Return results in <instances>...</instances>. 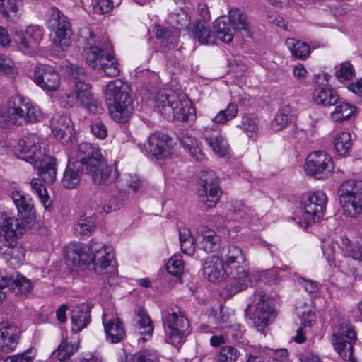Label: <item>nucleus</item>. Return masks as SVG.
I'll return each mask as SVG.
<instances>
[{
    "mask_svg": "<svg viewBox=\"0 0 362 362\" xmlns=\"http://www.w3.org/2000/svg\"><path fill=\"white\" fill-rule=\"evenodd\" d=\"M79 40L86 45L84 54L87 64L94 69L103 71L109 77L119 75V64L110 52L112 45L105 37H96L88 28L79 32Z\"/></svg>",
    "mask_w": 362,
    "mask_h": 362,
    "instance_id": "f257e3e1",
    "label": "nucleus"
},
{
    "mask_svg": "<svg viewBox=\"0 0 362 362\" xmlns=\"http://www.w3.org/2000/svg\"><path fill=\"white\" fill-rule=\"evenodd\" d=\"M15 155L21 160L31 163L37 169L39 175L45 182L52 184L57 176L55 159L42 151L40 139L30 134L21 139L14 147Z\"/></svg>",
    "mask_w": 362,
    "mask_h": 362,
    "instance_id": "f03ea898",
    "label": "nucleus"
},
{
    "mask_svg": "<svg viewBox=\"0 0 362 362\" xmlns=\"http://www.w3.org/2000/svg\"><path fill=\"white\" fill-rule=\"evenodd\" d=\"M105 95L111 117L117 122L125 123L134 110L128 84L121 79L110 81L105 86Z\"/></svg>",
    "mask_w": 362,
    "mask_h": 362,
    "instance_id": "7ed1b4c3",
    "label": "nucleus"
},
{
    "mask_svg": "<svg viewBox=\"0 0 362 362\" xmlns=\"http://www.w3.org/2000/svg\"><path fill=\"white\" fill-rule=\"evenodd\" d=\"M223 258L231 280L227 287L228 294L233 296L245 290L250 286L248 276L251 271L242 249L235 245H230Z\"/></svg>",
    "mask_w": 362,
    "mask_h": 362,
    "instance_id": "20e7f679",
    "label": "nucleus"
},
{
    "mask_svg": "<svg viewBox=\"0 0 362 362\" xmlns=\"http://www.w3.org/2000/svg\"><path fill=\"white\" fill-rule=\"evenodd\" d=\"M156 107L168 119L172 117L179 121L187 122L194 113V109L187 96L172 90H160L156 96Z\"/></svg>",
    "mask_w": 362,
    "mask_h": 362,
    "instance_id": "39448f33",
    "label": "nucleus"
},
{
    "mask_svg": "<svg viewBox=\"0 0 362 362\" xmlns=\"http://www.w3.org/2000/svg\"><path fill=\"white\" fill-rule=\"evenodd\" d=\"M214 28L218 37L227 43L232 41L236 30L247 37L252 36L246 16L238 8L230 9L228 16L218 18L214 22Z\"/></svg>",
    "mask_w": 362,
    "mask_h": 362,
    "instance_id": "423d86ee",
    "label": "nucleus"
},
{
    "mask_svg": "<svg viewBox=\"0 0 362 362\" xmlns=\"http://www.w3.org/2000/svg\"><path fill=\"white\" fill-rule=\"evenodd\" d=\"M162 319L166 342L177 346L190 333L188 319L179 308L166 310L163 313Z\"/></svg>",
    "mask_w": 362,
    "mask_h": 362,
    "instance_id": "0eeeda50",
    "label": "nucleus"
},
{
    "mask_svg": "<svg viewBox=\"0 0 362 362\" xmlns=\"http://www.w3.org/2000/svg\"><path fill=\"white\" fill-rule=\"evenodd\" d=\"M7 117L13 124L40 122L42 118L40 109L22 96L13 97L8 102Z\"/></svg>",
    "mask_w": 362,
    "mask_h": 362,
    "instance_id": "6e6552de",
    "label": "nucleus"
},
{
    "mask_svg": "<svg viewBox=\"0 0 362 362\" xmlns=\"http://www.w3.org/2000/svg\"><path fill=\"white\" fill-rule=\"evenodd\" d=\"M339 203L345 214L356 217L362 211V180H347L339 188Z\"/></svg>",
    "mask_w": 362,
    "mask_h": 362,
    "instance_id": "1a4fd4ad",
    "label": "nucleus"
},
{
    "mask_svg": "<svg viewBox=\"0 0 362 362\" xmlns=\"http://www.w3.org/2000/svg\"><path fill=\"white\" fill-rule=\"evenodd\" d=\"M326 202V194L320 190L308 192L302 197L300 208L302 217L306 224L305 228L312 223L319 221L323 217Z\"/></svg>",
    "mask_w": 362,
    "mask_h": 362,
    "instance_id": "9d476101",
    "label": "nucleus"
},
{
    "mask_svg": "<svg viewBox=\"0 0 362 362\" xmlns=\"http://www.w3.org/2000/svg\"><path fill=\"white\" fill-rule=\"evenodd\" d=\"M112 249L102 243L91 240L87 250V263L92 265V269L97 274L110 272L113 269Z\"/></svg>",
    "mask_w": 362,
    "mask_h": 362,
    "instance_id": "9b49d317",
    "label": "nucleus"
},
{
    "mask_svg": "<svg viewBox=\"0 0 362 362\" xmlns=\"http://www.w3.org/2000/svg\"><path fill=\"white\" fill-rule=\"evenodd\" d=\"M87 173L89 174L93 181L99 185H107L110 176L111 170L104 163L103 157L98 145H92L88 156H86L84 163Z\"/></svg>",
    "mask_w": 362,
    "mask_h": 362,
    "instance_id": "f8f14e48",
    "label": "nucleus"
},
{
    "mask_svg": "<svg viewBox=\"0 0 362 362\" xmlns=\"http://www.w3.org/2000/svg\"><path fill=\"white\" fill-rule=\"evenodd\" d=\"M43 35V30L40 26L30 25L24 30H16L14 33V40L19 51L25 54L33 56L39 50Z\"/></svg>",
    "mask_w": 362,
    "mask_h": 362,
    "instance_id": "ddd939ff",
    "label": "nucleus"
},
{
    "mask_svg": "<svg viewBox=\"0 0 362 362\" xmlns=\"http://www.w3.org/2000/svg\"><path fill=\"white\" fill-rule=\"evenodd\" d=\"M199 185V194L203 198L205 209L214 207L221 194L216 173L213 170L203 171L200 176Z\"/></svg>",
    "mask_w": 362,
    "mask_h": 362,
    "instance_id": "4468645a",
    "label": "nucleus"
},
{
    "mask_svg": "<svg viewBox=\"0 0 362 362\" xmlns=\"http://www.w3.org/2000/svg\"><path fill=\"white\" fill-rule=\"evenodd\" d=\"M334 169V163L330 156L324 151H315L306 158L304 170L309 176L316 179L328 177Z\"/></svg>",
    "mask_w": 362,
    "mask_h": 362,
    "instance_id": "2eb2a0df",
    "label": "nucleus"
},
{
    "mask_svg": "<svg viewBox=\"0 0 362 362\" xmlns=\"http://www.w3.org/2000/svg\"><path fill=\"white\" fill-rule=\"evenodd\" d=\"M48 25L54 30L57 38L54 40L56 46L62 51L66 50L71 45V25L66 16L57 8L52 10Z\"/></svg>",
    "mask_w": 362,
    "mask_h": 362,
    "instance_id": "dca6fc26",
    "label": "nucleus"
},
{
    "mask_svg": "<svg viewBox=\"0 0 362 362\" xmlns=\"http://www.w3.org/2000/svg\"><path fill=\"white\" fill-rule=\"evenodd\" d=\"M33 81L47 92H54L61 85V77L57 69L48 64L37 65L33 72Z\"/></svg>",
    "mask_w": 362,
    "mask_h": 362,
    "instance_id": "f3484780",
    "label": "nucleus"
},
{
    "mask_svg": "<svg viewBox=\"0 0 362 362\" xmlns=\"http://www.w3.org/2000/svg\"><path fill=\"white\" fill-rule=\"evenodd\" d=\"M24 230L22 221L0 209V240L6 242L8 240L12 243L14 239L17 240Z\"/></svg>",
    "mask_w": 362,
    "mask_h": 362,
    "instance_id": "a211bd4d",
    "label": "nucleus"
},
{
    "mask_svg": "<svg viewBox=\"0 0 362 362\" xmlns=\"http://www.w3.org/2000/svg\"><path fill=\"white\" fill-rule=\"evenodd\" d=\"M52 133L63 144H68L74 134V126L66 115L56 114L50 121Z\"/></svg>",
    "mask_w": 362,
    "mask_h": 362,
    "instance_id": "6ab92c4d",
    "label": "nucleus"
},
{
    "mask_svg": "<svg viewBox=\"0 0 362 362\" xmlns=\"http://www.w3.org/2000/svg\"><path fill=\"white\" fill-rule=\"evenodd\" d=\"M204 276L211 282L224 281L229 278V273L223 259L217 256L208 257L203 264Z\"/></svg>",
    "mask_w": 362,
    "mask_h": 362,
    "instance_id": "aec40b11",
    "label": "nucleus"
},
{
    "mask_svg": "<svg viewBox=\"0 0 362 362\" xmlns=\"http://www.w3.org/2000/svg\"><path fill=\"white\" fill-rule=\"evenodd\" d=\"M0 256L6 263L13 268L18 267L23 263L25 257L24 249L17 245V240L6 242L0 240Z\"/></svg>",
    "mask_w": 362,
    "mask_h": 362,
    "instance_id": "412c9836",
    "label": "nucleus"
},
{
    "mask_svg": "<svg viewBox=\"0 0 362 362\" xmlns=\"http://www.w3.org/2000/svg\"><path fill=\"white\" fill-rule=\"evenodd\" d=\"M172 147L171 138L165 134L157 132L151 134L148 138L147 149L158 159L168 156Z\"/></svg>",
    "mask_w": 362,
    "mask_h": 362,
    "instance_id": "4be33fe9",
    "label": "nucleus"
},
{
    "mask_svg": "<svg viewBox=\"0 0 362 362\" xmlns=\"http://www.w3.org/2000/svg\"><path fill=\"white\" fill-rule=\"evenodd\" d=\"M91 86L85 81H75L74 92L77 101L90 112H96L98 109V102L91 93Z\"/></svg>",
    "mask_w": 362,
    "mask_h": 362,
    "instance_id": "5701e85b",
    "label": "nucleus"
},
{
    "mask_svg": "<svg viewBox=\"0 0 362 362\" xmlns=\"http://www.w3.org/2000/svg\"><path fill=\"white\" fill-rule=\"evenodd\" d=\"M21 330L9 322L0 324V351L7 353L14 350L18 343Z\"/></svg>",
    "mask_w": 362,
    "mask_h": 362,
    "instance_id": "b1692460",
    "label": "nucleus"
},
{
    "mask_svg": "<svg viewBox=\"0 0 362 362\" xmlns=\"http://www.w3.org/2000/svg\"><path fill=\"white\" fill-rule=\"evenodd\" d=\"M103 323L108 341L116 344L121 342L125 337L126 332L124 325L117 317H109L105 313L103 316Z\"/></svg>",
    "mask_w": 362,
    "mask_h": 362,
    "instance_id": "393cba45",
    "label": "nucleus"
},
{
    "mask_svg": "<svg viewBox=\"0 0 362 362\" xmlns=\"http://www.w3.org/2000/svg\"><path fill=\"white\" fill-rule=\"evenodd\" d=\"M11 197L18 209V214L22 218L27 221L34 219L35 211L33 200L29 195L20 191H13Z\"/></svg>",
    "mask_w": 362,
    "mask_h": 362,
    "instance_id": "a878e982",
    "label": "nucleus"
},
{
    "mask_svg": "<svg viewBox=\"0 0 362 362\" xmlns=\"http://www.w3.org/2000/svg\"><path fill=\"white\" fill-rule=\"evenodd\" d=\"M90 310L91 308L87 303H81L72 309L71 320L73 333H78L90 322Z\"/></svg>",
    "mask_w": 362,
    "mask_h": 362,
    "instance_id": "bb28decb",
    "label": "nucleus"
},
{
    "mask_svg": "<svg viewBox=\"0 0 362 362\" xmlns=\"http://www.w3.org/2000/svg\"><path fill=\"white\" fill-rule=\"evenodd\" d=\"M204 137L216 155L223 157L228 154L229 145L218 130H214V133H211L209 132V127H206L204 130Z\"/></svg>",
    "mask_w": 362,
    "mask_h": 362,
    "instance_id": "cd10ccee",
    "label": "nucleus"
},
{
    "mask_svg": "<svg viewBox=\"0 0 362 362\" xmlns=\"http://www.w3.org/2000/svg\"><path fill=\"white\" fill-rule=\"evenodd\" d=\"M197 233L202 237L201 247L208 253L217 250L220 246L221 238L216 233L205 226L197 228Z\"/></svg>",
    "mask_w": 362,
    "mask_h": 362,
    "instance_id": "c85d7f7f",
    "label": "nucleus"
},
{
    "mask_svg": "<svg viewBox=\"0 0 362 362\" xmlns=\"http://www.w3.org/2000/svg\"><path fill=\"white\" fill-rule=\"evenodd\" d=\"M136 322L135 327L141 336V339L144 341H147L153 334V326L149 315L143 308H139L137 310Z\"/></svg>",
    "mask_w": 362,
    "mask_h": 362,
    "instance_id": "c756f323",
    "label": "nucleus"
},
{
    "mask_svg": "<svg viewBox=\"0 0 362 362\" xmlns=\"http://www.w3.org/2000/svg\"><path fill=\"white\" fill-rule=\"evenodd\" d=\"M83 168L78 162L69 160L67 167L64 173L62 185L67 189L75 188L80 182L81 175Z\"/></svg>",
    "mask_w": 362,
    "mask_h": 362,
    "instance_id": "7c9ffc66",
    "label": "nucleus"
},
{
    "mask_svg": "<svg viewBox=\"0 0 362 362\" xmlns=\"http://www.w3.org/2000/svg\"><path fill=\"white\" fill-rule=\"evenodd\" d=\"M156 35L158 39L161 40V47L163 52H168L175 49L177 46V37L179 33L177 30H171L164 27L156 26Z\"/></svg>",
    "mask_w": 362,
    "mask_h": 362,
    "instance_id": "2f4dec72",
    "label": "nucleus"
},
{
    "mask_svg": "<svg viewBox=\"0 0 362 362\" xmlns=\"http://www.w3.org/2000/svg\"><path fill=\"white\" fill-rule=\"evenodd\" d=\"M64 257L67 265L78 266L87 263V251L81 244H72L64 248Z\"/></svg>",
    "mask_w": 362,
    "mask_h": 362,
    "instance_id": "473e14b6",
    "label": "nucleus"
},
{
    "mask_svg": "<svg viewBox=\"0 0 362 362\" xmlns=\"http://www.w3.org/2000/svg\"><path fill=\"white\" fill-rule=\"evenodd\" d=\"M314 102L325 107L335 105L339 98L335 90L325 88H316L313 93Z\"/></svg>",
    "mask_w": 362,
    "mask_h": 362,
    "instance_id": "72a5a7b5",
    "label": "nucleus"
},
{
    "mask_svg": "<svg viewBox=\"0 0 362 362\" xmlns=\"http://www.w3.org/2000/svg\"><path fill=\"white\" fill-rule=\"evenodd\" d=\"M274 310L269 304L260 300L257 304L253 316V322L257 327H264L268 325L269 319L273 316Z\"/></svg>",
    "mask_w": 362,
    "mask_h": 362,
    "instance_id": "f704fd0d",
    "label": "nucleus"
},
{
    "mask_svg": "<svg viewBox=\"0 0 362 362\" xmlns=\"http://www.w3.org/2000/svg\"><path fill=\"white\" fill-rule=\"evenodd\" d=\"M180 142L195 160L201 162L205 160L206 156L200 148V144L194 137L187 133L182 134L180 136Z\"/></svg>",
    "mask_w": 362,
    "mask_h": 362,
    "instance_id": "c9c22d12",
    "label": "nucleus"
},
{
    "mask_svg": "<svg viewBox=\"0 0 362 362\" xmlns=\"http://www.w3.org/2000/svg\"><path fill=\"white\" fill-rule=\"evenodd\" d=\"M191 32L200 44H212L215 42V36L211 32L206 22L197 21L192 27Z\"/></svg>",
    "mask_w": 362,
    "mask_h": 362,
    "instance_id": "e433bc0d",
    "label": "nucleus"
},
{
    "mask_svg": "<svg viewBox=\"0 0 362 362\" xmlns=\"http://www.w3.org/2000/svg\"><path fill=\"white\" fill-rule=\"evenodd\" d=\"M332 343L334 349L342 358L349 362L356 361L353 357V344L352 341H348L338 337V334H332Z\"/></svg>",
    "mask_w": 362,
    "mask_h": 362,
    "instance_id": "4c0bfd02",
    "label": "nucleus"
},
{
    "mask_svg": "<svg viewBox=\"0 0 362 362\" xmlns=\"http://www.w3.org/2000/svg\"><path fill=\"white\" fill-rule=\"evenodd\" d=\"M280 269L283 270L282 268H279L265 271H251L248 276L250 286L258 281L263 280H265L266 282L269 283V284H278L280 281V277L279 276V271Z\"/></svg>",
    "mask_w": 362,
    "mask_h": 362,
    "instance_id": "58836bf2",
    "label": "nucleus"
},
{
    "mask_svg": "<svg viewBox=\"0 0 362 362\" xmlns=\"http://www.w3.org/2000/svg\"><path fill=\"white\" fill-rule=\"evenodd\" d=\"M96 217L94 214L81 216L74 226V231L81 237L89 236L95 229Z\"/></svg>",
    "mask_w": 362,
    "mask_h": 362,
    "instance_id": "ea45409f",
    "label": "nucleus"
},
{
    "mask_svg": "<svg viewBox=\"0 0 362 362\" xmlns=\"http://www.w3.org/2000/svg\"><path fill=\"white\" fill-rule=\"evenodd\" d=\"M341 252L346 257L358 261L362 266V246L353 243L347 237L341 238Z\"/></svg>",
    "mask_w": 362,
    "mask_h": 362,
    "instance_id": "a19ab883",
    "label": "nucleus"
},
{
    "mask_svg": "<svg viewBox=\"0 0 362 362\" xmlns=\"http://www.w3.org/2000/svg\"><path fill=\"white\" fill-rule=\"evenodd\" d=\"M21 6V0H0V13L8 20L16 21Z\"/></svg>",
    "mask_w": 362,
    "mask_h": 362,
    "instance_id": "79ce46f5",
    "label": "nucleus"
},
{
    "mask_svg": "<svg viewBox=\"0 0 362 362\" xmlns=\"http://www.w3.org/2000/svg\"><path fill=\"white\" fill-rule=\"evenodd\" d=\"M334 148L340 156L347 155L352 147V140L350 133L341 132L338 133L334 139Z\"/></svg>",
    "mask_w": 362,
    "mask_h": 362,
    "instance_id": "37998d69",
    "label": "nucleus"
},
{
    "mask_svg": "<svg viewBox=\"0 0 362 362\" xmlns=\"http://www.w3.org/2000/svg\"><path fill=\"white\" fill-rule=\"evenodd\" d=\"M286 45L293 56L298 59H305L310 54V47L308 44L293 38L286 40Z\"/></svg>",
    "mask_w": 362,
    "mask_h": 362,
    "instance_id": "c03bdc74",
    "label": "nucleus"
},
{
    "mask_svg": "<svg viewBox=\"0 0 362 362\" xmlns=\"http://www.w3.org/2000/svg\"><path fill=\"white\" fill-rule=\"evenodd\" d=\"M291 115V107L289 105L281 107L271 122L272 129L275 132L282 129L287 124Z\"/></svg>",
    "mask_w": 362,
    "mask_h": 362,
    "instance_id": "a18cd8bd",
    "label": "nucleus"
},
{
    "mask_svg": "<svg viewBox=\"0 0 362 362\" xmlns=\"http://www.w3.org/2000/svg\"><path fill=\"white\" fill-rule=\"evenodd\" d=\"M355 112V107L346 103H341L336 106L335 110L330 115L332 120L335 122L348 119Z\"/></svg>",
    "mask_w": 362,
    "mask_h": 362,
    "instance_id": "49530a36",
    "label": "nucleus"
},
{
    "mask_svg": "<svg viewBox=\"0 0 362 362\" xmlns=\"http://www.w3.org/2000/svg\"><path fill=\"white\" fill-rule=\"evenodd\" d=\"M31 187L33 191L37 194L42 203L45 209L50 211L52 209V200L47 194L46 188L42 185L41 181L38 179H35L31 181Z\"/></svg>",
    "mask_w": 362,
    "mask_h": 362,
    "instance_id": "de8ad7c7",
    "label": "nucleus"
},
{
    "mask_svg": "<svg viewBox=\"0 0 362 362\" xmlns=\"http://www.w3.org/2000/svg\"><path fill=\"white\" fill-rule=\"evenodd\" d=\"M259 119L249 116L243 117L240 124L238 125L239 128L247 133L250 138L257 136L259 132Z\"/></svg>",
    "mask_w": 362,
    "mask_h": 362,
    "instance_id": "09e8293b",
    "label": "nucleus"
},
{
    "mask_svg": "<svg viewBox=\"0 0 362 362\" xmlns=\"http://www.w3.org/2000/svg\"><path fill=\"white\" fill-rule=\"evenodd\" d=\"M76 349L77 346L74 344H69L67 341L63 340L57 349L53 351L52 356L59 361L63 362L69 358Z\"/></svg>",
    "mask_w": 362,
    "mask_h": 362,
    "instance_id": "8fccbe9b",
    "label": "nucleus"
},
{
    "mask_svg": "<svg viewBox=\"0 0 362 362\" xmlns=\"http://www.w3.org/2000/svg\"><path fill=\"white\" fill-rule=\"evenodd\" d=\"M238 112L237 105L229 103L225 110H221L217 115L213 118L212 122L215 124H223L227 121L233 119L235 117Z\"/></svg>",
    "mask_w": 362,
    "mask_h": 362,
    "instance_id": "3c124183",
    "label": "nucleus"
},
{
    "mask_svg": "<svg viewBox=\"0 0 362 362\" xmlns=\"http://www.w3.org/2000/svg\"><path fill=\"white\" fill-rule=\"evenodd\" d=\"M240 356L238 349L233 346H223L220 348L217 362H235Z\"/></svg>",
    "mask_w": 362,
    "mask_h": 362,
    "instance_id": "603ef678",
    "label": "nucleus"
},
{
    "mask_svg": "<svg viewBox=\"0 0 362 362\" xmlns=\"http://www.w3.org/2000/svg\"><path fill=\"white\" fill-rule=\"evenodd\" d=\"M11 284L16 295H26L32 288L31 281L23 276H17L16 279L12 278Z\"/></svg>",
    "mask_w": 362,
    "mask_h": 362,
    "instance_id": "864d4df0",
    "label": "nucleus"
},
{
    "mask_svg": "<svg viewBox=\"0 0 362 362\" xmlns=\"http://www.w3.org/2000/svg\"><path fill=\"white\" fill-rule=\"evenodd\" d=\"M0 73L12 78L18 74V68L13 61L1 53H0Z\"/></svg>",
    "mask_w": 362,
    "mask_h": 362,
    "instance_id": "5fc2aeb1",
    "label": "nucleus"
},
{
    "mask_svg": "<svg viewBox=\"0 0 362 362\" xmlns=\"http://www.w3.org/2000/svg\"><path fill=\"white\" fill-rule=\"evenodd\" d=\"M166 268L168 272L173 276H180L184 269L183 260L180 255H173L168 261Z\"/></svg>",
    "mask_w": 362,
    "mask_h": 362,
    "instance_id": "6e6d98bb",
    "label": "nucleus"
},
{
    "mask_svg": "<svg viewBox=\"0 0 362 362\" xmlns=\"http://www.w3.org/2000/svg\"><path fill=\"white\" fill-rule=\"evenodd\" d=\"M172 23L174 26H177V30H185L188 28L190 24V18L188 14L183 10L173 13L171 16Z\"/></svg>",
    "mask_w": 362,
    "mask_h": 362,
    "instance_id": "4d7b16f0",
    "label": "nucleus"
},
{
    "mask_svg": "<svg viewBox=\"0 0 362 362\" xmlns=\"http://www.w3.org/2000/svg\"><path fill=\"white\" fill-rule=\"evenodd\" d=\"M230 211L233 213V217L237 220L245 219L252 215V210L239 202L232 204Z\"/></svg>",
    "mask_w": 362,
    "mask_h": 362,
    "instance_id": "13d9d810",
    "label": "nucleus"
},
{
    "mask_svg": "<svg viewBox=\"0 0 362 362\" xmlns=\"http://www.w3.org/2000/svg\"><path fill=\"white\" fill-rule=\"evenodd\" d=\"M36 356V350L33 348L28 349V350L12 355L6 358L5 362H33Z\"/></svg>",
    "mask_w": 362,
    "mask_h": 362,
    "instance_id": "bf43d9fd",
    "label": "nucleus"
},
{
    "mask_svg": "<svg viewBox=\"0 0 362 362\" xmlns=\"http://www.w3.org/2000/svg\"><path fill=\"white\" fill-rule=\"evenodd\" d=\"M353 74L354 69L349 62L342 63L340 68L336 71V77L341 82L351 80Z\"/></svg>",
    "mask_w": 362,
    "mask_h": 362,
    "instance_id": "052dcab7",
    "label": "nucleus"
},
{
    "mask_svg": "<svg viewBox=\"0 0 362 362\" xmlns=\"http://www.w3.org/2000/svg\"><path fill=\"white\" fill-rule=\"evenodd\" d=\"M93 144L82 142L78 146V149L76 152V158L73 162H78L81 165L84 167V163H86V156H88V151H90V148H92Z\"/></svg>",
    "mask_w": 362,
    "mask_h": 362,
    "instance_id": "680f3d73",
    "label": "nucleus"
},
{
    "mask_svg": "<svg viewBox=\"0 0 362 362\" xmlns=\"http://www.w3.org/2000/svg\"><path fill=\"white\" fill-rule=\"evenodd\" d=\"M113 8L112 0H93V8L95 13L104 14L110 12Z\"/></svg>",
    "mask_w": 362,
    "mask_h": 362,
    "instance_id": "e2e57ef3",
    "label": "nucleus"
},
{
    "mask_svg": "<svg viewBox=\"0 0 362 362\" xmlns=\"http://www.w3.org/2000/svg\"><path fill=\"white\" fill-rule=\"evenodd\" d=\"M269 362H289L288 352L286 349L272 350Z\"/></svg>",
    "mask_w": 362,
    "mask_h": 362,
    "instance_id": "0e129e2a",
    "label": "nucleus"
},
{
    "mask_svg": "<svg viewBox=\"0 0 362 362\" xmlns=\"http://www.w3.org/2000/svg\"><path fill=\"white\" fill-rule=\"evenodd\" d=\"M77 101L76 94L71 91H66L62 93L59 97L60 105L64 108H68L74 106Z\"/></svg>",
    "mask_w": 362,
    "mask_h": 362,
    "instance_id": "69168bd1",
    "label": "nucleus"
},
{
    "mask_svg": "<svg viewBox=\"0 0 362 362\" xmlns=\"http://www.w3.org/2000/svg\"><path fill=\"white\" fill-rule=\"evenodd\" d=\"M68 74L73 78L78 81H84L86 77L84 69L77 65L70 64L66 66Z\"/></svg>",
    "mask_w": 362,
    "mask_h": 362,
    "instance_id": "338daca9",
    "label": "nucleus"
},
{
    "mask_svg": "<svg viewBox=\"0 0 362 362\" xmlns=\"http://www.w3.org/2000/svg\"><path fill=\"white\" fill-rule=\"evenodd\" d=\"M92 134L100 139H103L107 136V129L105 125L101 122H96L90 125Z\"/></svg>",
    "mask_w": 362,
    "mask_h": 362,
    "instance_id": "774afa93",
    "label": "nucleus"
}]
</instances>
